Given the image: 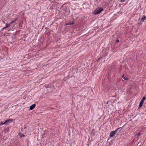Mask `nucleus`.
I'll return each instance as SVG.
<instances>
[{"mask_svg":"<svg viewBox=\"0 0 146 146\" xmlns=\"http://www.w3.org/2000/svg\"><path fill=\"white\" fill-rule=\"evenodd\" d=\"M3 23H5V22H3Z\"/></svg>","mask_w":146,"mask_h":146,"instance_id":"obj_19","label":"nucleus"},{"mask_svg":"<svg viewBox=\"0 0 146 146\" xmlns=\"http://www.w3.org/2000/svg\"><path fill=\"white\" fill-rule=\"evenodd\" d=\"M36 106V105L35 104H33L29 108L30 110H32L34 109Z\"/></svg>","mask_w":146,"mask_h":146,"instance_id":"obj_4","label":"nucleus"},{"mask_svg":"<svg viewBox=\"0 0 146 146\" xmlns=\"http://www.w3.org/2000/svg\"><path fill=\"white\" fill-rule=\"evenodd\" d=\"M122 78L125 80H127L128 79L127 78H125L124 75H123L121 76Z\"/></svg>","mask_w":146,"mask_h":146,"instance_id":"obj_8","label":"nucleus"},{"mask_svg":"<svg viewBox=\"0 0 146 146\" xmlns=\"http://www.w3.org/2000/svg\"><path fill=\"white\" fill-rule=\"evenodd\" d=\"M100 58H98L97 60V61H98L100 60Z\"/></svg>","mask_w":146,"mask_h":146,"instance_id":"obj_17","label":"nucleus"},{"mask_svg":"<svg viewBox=\"0 0 146 146\" xmlns=\"http://www.w3.org/2000/svg\"><path fill=\"white\" fill-rule=\"evenodd\" d=\"M74 21L72 22H69L66 24V25H74Z\"/></svg>","mask_w":146,"mask_h":146,"instance_id":"obj_5","label":"nucleus"},{"mask_svg":"<svg viewBox=\"0 0 146 146\" xmlns=\"http://www.w3.org/2000/svg\"><path fill=\"white\" fill-rule=\"evenodd\" d=\"M143 102H143L142 101H141L140 102L139 104V108H141V107L142 106L143 104Z\"/></svg>","mask_w":146,"mask_h":146,"instance_id":"obj_6","label":"nucleus"},{"mask_svg":"<svg viewBox=\"0 0 146 146\" xmlns=\"http://www.w3.org/2000/svg\"><path fill=\"white\" fill-rule=\"evenodd\" d=\"M103 9L100 7H98L94 11V14L95 15H97L99 14L103 10Z\"/></svg>","mask_w":146,"mask_h":146,"instance_id":"obj_1","label":"nucleus"},{"mask_svg":"<svg viewBox=\"0 0 146 146\" xmlns=\"http://www.w3.org/2000/svg\"><path fill=\"white\" fill-rule=\"evenodd\" d=\"M7 28H6V27H3V29H5Z\"/></svg>","mask_w":146,"mask_h":146,"instance_id":"obj_16","label":"nucleus"},{"mask_svg":"<svg viewBox=\"0 0 146 146\" xmlns=\"http://www.w3.org/2000/svg\"><path fill=\"white\" fill-rule=\"evenodd\" d=\"M3 123L2 121L0 122V126L1 125H3Z\"/></svg>","mask_w":146,"mask_h":146,"instance_id":"obj_13","label":"nucleus"},{"mask_svg":"<svg viewBox=\"0 0 146 146\" xmlns=\"http://www.w3.org/2000/svg\"><path fill=\"white\" fill-rule=\"evenodd\" d=\"M126 0H120L121 2L122 3L125 2Z\"/></svg>","mask_w":146,"mask_h":146,"instance_id":"obj_14","label":"nucleus"},{"mask_svg":"<svg viewBox=\"0 0 146 146\" xmlns=\"http://www.w3.org/2000/svg\"><path fill=\"white\" fill-rule=\"evenodd\" d=\"M141 133H138V136H139L140 134H141Z\"/></svg>","mask_w":146,"mask_h":146,"instance_id":"obj_18","label":"nucleus"},{"mask_svg":"<svg viewBox=\"0 0 146 146\" xmlns=\"http://www.w3.org/2000/svg\"><path fill=\"white\" fill-rule=\"evenodd\" d=\"M13 120L11 119H8L6 120L5 121V122L3 123V124H8L11 122L13 121Z\"/></svg>","mask_w":146,"mask_h":146,"instance_id":"obj_3","label":"nucleus"},{"mask_svg":"<svg viewBox=\"0 0 146 146\" xmlns=\"http://www.w3.org/2000/svg\"><path fill=\"white\" fill-rule=\"evenodd\" d=\"M17 20V19H16L12 21L10 23V25L14 23H15L16 21Z\"/></svg>","mask_w":146,"mask_h":146,"instance_id":"obj_7","label":"nucleus"},{"mask_svg":"<svg viewBox=\"0 0 146 146\" xmlns=\"http://www.w3.org/2000/svg\"><path fill=\"white\" fill-rule=\"evenodd\" d=\"M19 135L20 137H22L25 136V135L21 133H19Z\"/></svg>","mask_w":146,"mask_h":146,"instance_id":"obj_9","label":"nucleus"},{"mask_svg":"<svg viewBox=\"0 0 146 146\" xmlns=\"http://www.w3.org/2000/svg\"><path fill=\"white\" fill-rule=\"evenodd\" d=\"M146 19V17H145L144 16H143L142 17L141 19V20H142L144 21V20H145Z\"/></svg>","mask_w":146,"mask_h":146,"instance_id":"obj_10","label":"nucleus"},{"mask_svg":"<svg viewBox=\"0 0 146 146\" xmlns=\"http://www.w3.org/2000/svg\"><path fill=\"white\" fill-rule=\"evenodd\" d=\"M10 24L7 23L6 25V26H5L6 28H7L8 27L10 26Z\"/></svg>","mask_w":146,"mask_h":146,"instance_id":"obj_11","label":"nucleus"},{"mask_svg":"<svg viewBox=\"0 0 146 146\" xmlns=\"http://www.w3.org/2000/svg\"><path fill=\"white\" fill-rule=\"evenodd\" d=\"M119 42V40H118H118H117L116 41V42Z\"/></svg>","mask_w":146,"mask_h":146,"instance_id":"obj_15","label":"nucleus"},{"mask_svg":"<svg viewBox=\"0 0 146 146\" xmlns=\"http://www.w3.org/2000/svg\"><path fill=\"white\" fill-rule=\"evenodd\" d=\"M146 98L145 97H144L141 101L144 102V101L146 100Z\"/></svg>","mask_w":146,"mask_h":146,"instance_id":"obj_12","label":"nucleus"},{"mask_svg":"<svg viewBox=\"0 0 146 146\" xmlns=\"http://www.w3.org/2000/svg\"><path fill=\"white\" fill-rule=\"evenodd\" d=\"M119 128H118L116 130L114 131H111L110 134V137H113V136H114L116 133H117V130Z\"/></svg>","mask_w":146,"mask_h":146,"instance_id":"obj_2","label":"nucleus"}]
</instances>
